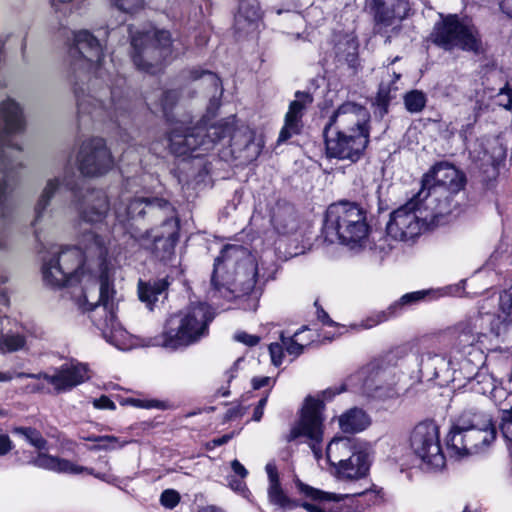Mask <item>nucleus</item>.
Returning a JSON list of instances; mask_svg holds the SVG:
<instances>
[{
  "label": "nucleus",
  "instance_id": "obj_12",
  "mask_svg": "<svg viewBox=\"0 0 512 512\" xmlns=\"http://www.w3.org/2000/svg\"><path fill=\"white\" fill-rule=\"evenodd\" d=\"M423 194L424 191H419L391 213L386 225L388 237L403 242L413 241L424 230L436 225L440 217L446 215L447 209L432 207L422 198Z\"/></svg>",
  "mask_w": 512,
  "mask_h": 512
},
{
  "label": "nucleus",
  "instance_id": "obj_16",
  "mask_svg": "<svg viewBox=\"0 0 512 512\" xmlns=\"http://www.w3.org/2000/svg\"><path fill=\"white\" fill-rule=\"evenodd\" d=\"M431 40L445 50L476 52L481 45L478 31L471 20L457 14H440V20L435 23L431 33Z\"/></svg>",
  "mask_w": 512,
  "mask_h": 512
},
{
  "label": "nucleus",
  "instance_id": "obj_9",
  "mask_svg": "<svg viewBox=\"0 0 512 512\" xmlns=\"http://www.w3.org/2000/svg\"><path fill=\"white\" fill-rule=\"evenodd\" d=\"M214 317L209 304H191L166 320L162 333L154 338L152 345L173 351L194 345L209 334Z\"/></svg>",
  "mask_w": 512,
  "mask_h": 512
},
{
  "label": "nucleus",
  "instance_id": "obj_57",
  "mask_svg": "<svg viewBox=\"0 0 512 512\" xmlns=\"http://www.w3.org/2000/svg\"><path fill=\"white\" fill-rule=\"evenodd\" d=\"M14 448L13 441L7 434H0V457L8 455Z\"/></svg>",
  "mask_w": 512,
  "mask_h": 512
},
{
  "label": "nucleus",
  "instance_id": "obj_14",
  "mask_svg": "<svg viewBox=\"0 0 512 512\" xmlns=\"http://www.w3.org/2000/svg\"><path fill=\"white\" fill-rule=\"evenodd\" d=\"M421 184L422 198L434 208L447 209L446 214H449L450 197L464 188L465 177L453 165L440 162L424 175Z\"/></svg>",
  "mask_w": 512,
  "mask_h": 512
},
{
  "label": "nucleus",
  "instance_id": "obj_52",
  "mask_svg": "<svg viewBox=\"0 0 512 512\" xmlns=\"http://www.w3.org/2000/svg\"><path fill=\"white\" fill-rule=\"evenodd\" d=\"M510 262V256L508 255H503L502 251H500L499 249H497L496 251H494L490 258L488 259L485 267L486 269H495L496 267H498L500 264L502 263H509Z\"/></svg>",
  "mask_w": 512,
  "mask_h": 512
},
{
  "label": "nucleus",
  "instance_id": "obj_45",
  "mask_svg": "<svg viewBox=\"0 0 512 512\" xmlns=\"http://www.w3.org/2000/svg\"><path fill=\"white\" fill-rule=\"evenodd\" d=\"M426 102V95L419 90H412L404 96L405 107L410 113L421 112L424 109Z\"/></svg>",
  "mask_w": 512,
  "mask_h": 512
},
{
  "label": "nucleus",
  "instance_id": "obj_50",
  "mask_svg": "<svg viewBox=\"0 0 512 512\" xmlns=\"http://www.w3.org/2000/svg\"><path fill=\"white\" fill-rule=\"evenodd\" d=\"M284 350H285V347L282 342L281 343L275 342V343H271L269 345V353H270V357H271V362L276 367L280 366L283 363Z\"/></svg>",
  "mask_w": 512,
  "mask_h": 512
},
{
  "label": "nucleus",
  "instance_id": "obj_20",
  "mask_svg": "<svg viewBox=\"0 0 512 512\" xmlns=\"http://www.w3.org/2000/svg\"><path fill=\"white\" fill-rule=\"evenodd\" d=\"M355 380H363L359 390L368 397L384 400L399 394L397 384L400 381V373L395 366L371 363L351 377L347 385L352 386Z\"/></svg>",
  "mask_w": 512,
  "mask_h": 512
},
{
  "label": "nucleus",
  "instance_id": "obj_49",
  "mask_svg": "<svg viewBox=\"0 0 512 512\" xmlns=\"http://www.w3.org/2000/svg\"><path fill=\"white\" fill-rule=\"evenodd\" d=\"M111 3L119 10L125 13H134L141 9L144 5V0H110Z\"/></svg>",
  "mask_w": 512,
  "mask_h": 512
},
{
  "label": "nucleus",
  "instance_id": "obj_28",
  "mask_svg": "<svg viewBox=\"0 0 512 512\" xmlns=\"http://www.w3.org/2000/svg\"><path fill=\"white\" fill-rule=\"evenodd\" d=\"M376 25L380 29L398 30L409 11L407 0H372Z\"/></svg>",
  "mask_w": 512,
  "mask_h": 512
},
{
  "label": "nucleus",
  "instance_id": "obj_19",
  "mask_svg": "<svg viewBox=\"0 0 512 512\" xmlns=\"http://www.w3.org/2000/svg\"><path fill=\"white\" fill-rule=\"evenodd\" d=\"M75 95L80 118L84 115H90L96 120L108 118L121 125L120 117L128 112L129 102L116 88L104 87L95 94L82 96L75 90Z\"/></svg>",
  "mask_w": 512,
  "mask_h": 512
},
{
  "label": "nucleus",
  "instance_id": "obj_22",
  "mask_svg": "<svg viewBox=\"0 0 512 512\" xmlns=\"http://www.w3.org/2000/svg\"><path fill=\"white\" fill-rule=\"evenodd\" d=\"M14 377L43 380L52 385L55 393L57 394L70 391L89 378L86 365L81 363L64 364L61 367L56 368L52 374L48 372H18L15 374L11 372H0V382L11 381Z\"/></svg>",
  "mask_w": 512,
  "mask_h": 512
},
{
  "label": "nucleus",
  "instance_id": "obj_48",
  "mask_svg": "<svg viewBox=\"0 0 512 512\" xmlns=\"http://www.w3.org/2000/svg\"><path fill=\"white\" fill-rule=\"evenodd\" d=\"M487 107L484 99L477 95L476 100L472 103L471 109L473 110V115L469 117L466 128H462L460 131V136L462 138H466V133L469 128H471L477 121L480 113Z\"/></svg>",
  "mask_w": 512,
  "mask_h": 512
},
{
  "label": "nucleus",
  "instance_id": "obj_32",
  "mask_svg": "<svg viewBox=\"0 0 512 512\" xmlns=\"http://www.w3.org/2000/svg\"><path fill=\"white\" fill-rule=\"evenodd\" d=\"M265 470L268 476L267 496L269 503L282 512L296 508L298 506L297 502L292 500L281 486L276 464L268 462Z\"/></svg>",
  "mask_w": 512,
  "mask_h": 512
},
{
  "label": "nucleus",
  "instance_id": "obj_54",
  "mask_svg": "<svg viewBox=\"0 0 512 512\" xmlns=\"http://www.w3.org/2000/svg\"><path fill=\"white\" fill-rule=\"evenodd\" d=\"M499 105L507 110H512V89L505 85L498 93Z\"/></svg>",
  "mask_w": 512,
  "mask_h": 512
},
{
  "label": "nucleus",
  "instance_id": "obj_7",
  "mask_svg": "<svg viewBox=\"0 0 512 512\" xmlns=\"http://www.w3.org/2000/svg\"><path fill=\"white\" fill-rule=\"evenodd\" d=\"M493 303L494 299H486L477 312L456 324L459 348L483 346L492 337H499L512 326V286L499 295L497 314H491L487 310Z\"/></svg>",
  "mask_w": 512,
  "mask_h": 512
},
{
  "label": "nucleus",
  "instance_id": "obj_25",
  "mask_svg": "<svg viewBox=\"0 0 512 512\" xmlns=\"http://www.w3.org/2000/svg\"><path fill=\"white\" fill-rule=\"evenodd\" d=\"M77 164L83 176H99L107 173L113 167L114 161L104 139L91 138L82 143Z\"/></svg>",
  "mask_w": 512,
  "mask_h": 512
},
{
  "label": "nucleus",
  "instance_id": "obj_59",
  "mask_svg": "<svg viewBox=\"0 0 512 512\" xmlns=\"http://www.w3.org/2000/svg\"><path fill=\"white\" fill-rule=\"evenodd\" d=\"M93 406L97 409L115 410L114 402L107 396L103 395L100 398L93 400Z\"/></svg>",
  "mask_w": 512,
  "mask_h": 512
},
{
  "label": "nucleus",
  "instance_id": "obj_21",
  "mask_svg": "<svg viewBox=\"0 0 512 512\" xmlns=\"http://www.w3.org/2000/svg\"><path fill=\"white\" fill-rule=\"evenodd\" d=\"M410 447L427 469L440 470L445 467L446 458L436 422L426 420L418 423L411 431Z\"/></svg>",
  "mask_w": 512,
  "mask_h": 512
},
{
  "label": "nucleus",
  "instance_id": "obj_37",
  "mask_svg": "<svg viewBox=\"0 0 512 512\" xmlns=\"http://www.w3.org/2000/svg\"><path fill=\"white\" fill-rule=\"evenodd\" d=\"M335 57L339 62H345L354 68L357 63L358 42L353 35L346 34L334 46Z\"/></svg>",
  "mask_w": 512,
  "mask_h": 512
},
{
  "label": "nucleus",
  "instance_id": "obj_40",
  "mask_svg": "<svg viewBox=\"0 0 512 512\" xmlns=\"http://www.w3.org/2000/svg\"><path fill=\"white\" fill-rule=\"evenodd\" d=\"M2 324V331L0 334V351L1 353H12L19 350L26 349L25 336L18 331H5L4 322Z\"/></svg>",
  "mask_w": 512,
  "mask_h": 512
},
{
  "label": "nucleus",
  "instance_id": "obj_42",
  "mask_svg": "<svg viewBox=\"0 0 512 512\" xmlns=\"http://www.w3.org/2000/svg\"><path fill=\"white\" fill-rule=\"evenodd\" d=\"M192 80H201L208 88L211 89L212 100L220 98L223 92L220 78L213 72L202 69H193L190 72Z\"/></svg>",
  "mask_w": 512,
  "mask_h": 512
},
{
  "label": "nucleus",
  "instance_id": "obj_43",
  "mask_svg": "<svg viewBox=\"0 0 512 512\" xmlns=\"http://www.w3.org/2000/svg\"><path fill=\"white\" fill-rule=\"evenodd\" d=\"M161 100L154 105L151 97L146 98V104L152 112H156L158 108L169 118L170 111L178 100V92L176 90H167L160 92Z\"/></svg>",
  "mask_w": 512,
  "mask_h": 512
},
{
  "label": "nucleus",
  "instance_id": "obj_33",
  "mask_svg": "<svg viewBox=\"0 0 512 512\" xmlns=\"http://www.w3.org/2000/svg\"><path fill=\"white\" fill-rule=\"evenodd\" d=\"M261 17L257 0H239L238 11L235 14L234 26L238 32L255 30Z\"/></svg>",
  "mask_w": 512,
  "mask_h": 512
},
{
  "label": "nucleus",
  "instance_id": "obj_41",
  "mask_svg": "<svg viewBox=\"0 0 512 512\" xmlns=\"http://www.w3.org/2000/svg\"><path fill=\"white\" fill-rule=\"evenodd\" d=\"M390 77V80L381 81L376 97V103L380 108L381 114L387 113L389 102L393 98L391 93L398 90L396 82L400 79L401 75L396 72H393L392 76Z\"/></svg>",
  "mask_w": 512,
  "mask_h": 512
},
{
  "label": "nucleus",
  "instance_id": "obj_47",
  "mask_svg": "<svg viewBox=\"0 0 512 512\" xmlns=\"http://www.w3.org/2000/svg\"><path fill=\"white\" fill-rule=\"evenodd\" d=\"M119 402L122 406L129 405L141 409H162L164 407L160 401L144 398L126 397L120 398Z\"/></svg>",
  "mask_w": 512,
  "mask_h": 512
},
{
  "label": "nucleus",
  "instance_id": "obj_36",
  "mask_svg": "<svg viewBox=\"0 0 512 512\" xmlns=\"http://www.w3.org/2000/svg\"><path fill=\"white\" fill-rule=\"evenodd\" d=\"M471 389L479 394L488 395L493 400L503 394V389L498 387L497 380L484 370H479L473 377H468Z\"/></svg>",
  "mask_w": 512,
  "mask_h": 512
},
{
  "label": "nucleus",
  "instance_id": "obj_31",
  "mask_svg": "<svg viewBox=\"0 0 512 512\" xmlns=\"http://www.w3.org/2000/svg\"><path fill=\"white\" fill-rule=\"evenodd\" d=\"M109 204L105 193L101 190L89 191L85 196L84 204L80 205V219L88 224H102L107 217Z\"/></svg>",
  "mask_w": 512,
  "mask_h": 512
},
{
  "label": "nucleus",
  "instance_id": "obj_64",
  "mask_svg": "<svg viewBox=\"0 0 512 512\" xmlns=\"http://www.w3.org/2000/svg\"><path fill=\"white\" fill-rule=\"evenodd\" d=\"M318 318L325 325H333L334 324V322L330 319L329 315L324 310L318 311Z\"/></svg>",
  "mask_w": 512,
  "mask_h": 512
},
{
  "label": "nucleus",
  "instance_id": "obj_53",
  "mask_svg": "<svg viewBox=\"0 0 512 512\" xmlns=\"http://www.w3.org/2000/svg\"><path fill=\"white\" fill-rule=\"evenodd\" d=\"M501 432L506 441L512 444V407L502 419Z\"/></svg>",
  "mask_w": 512,
  "mask_h": 512
},
{
  "label": "nucleus",
  "instance_id": "obj_63",
  "mask_svg": "<svg viewBox=\"0 0 512 512\" xmlns=\"http://www.w3.org/2000/svg\"><path fill=\"white\" fill-rule=\"evenodd\" d=\"M343 390H344V387H341V389H327V390H325L323 392L324 400L332 399L336 394H339Z\"/></svg>",
  "mask_w": 512,
  "mask_h": 512
},
{
  "label": "nucleus",
  "instance_id": "obj_4",
  "mask_svg": "<svg viewBox=\"0 0 512 512\" xmlns=\"http://www.w3.org/2000/svg\"><path fill=\"white\" fill-rule=\"evenodd\" d=\"M326 155L357 162L370 141V113L362 105L345 102L331 115L324 128Z\"/></svg>",
  "mask_w": 512,
  "mask_h": 512
},
{
  "label": "nucleus",
  "instance_id": "obj_55",
  "mask_svg": "<svg viewBox=\"0 0 512 512\" xmlns=\"http://www.w3.org/2000/svg\"><path fill=\"white\" fill-rule=\"evenodd\" d=\"M234 340L243 343L246 346L253 347L259 343L260 338L256 335H251L244 331H239L234 334Z\"/></svg>",
  "mask_w": 512,
  "mask_h": 512
},
{
  "label": "nucleus",
  "instance_id": "obj_10",
  "mask_svg": "<svg viewBox=\"0 0 512 512\" xmlns=\"http://www.w3.org/2000/svg\"><path fill=\"white\" fill-rule=\"evenodd\" d=\"M496 438L490 414L476 408L464 410L454 421L447 436L450 457L462 459L483 452Z\"/></svg>",
  "mask_w": 512,
  "mask_h": 512
},
{
  "label": "nucleus",
  "instance_id": "obj_17",
  "mask_svg": "<svg viewBox=\"0 0 512 512\" xmlns=\"http://www.w3.org/2000/svg\"><path fill=\"white\" fill-rule=\"evenodd\" d=\"M68 62L74 73L93 74L96 79H103L106 70L103 68L104 50L97 36L88 30L72 33L68 44Z\"/></svg>",
  "mask_w": 512,
  "mask_h": 512
},
{
  "label": "nucleus",
  "instance_id": "obj_1",
  "mask_svg": "<svg viewBox=\"0 0 512 512\" xmlns=\"http://www.w3.org/2000/svg\"><path fill=\"white\" fill-rule=\"evenodd\" d=\"M110 240L96 231L84 232L82 247L52 248L51 257L43 259L44 281L55 287L85 283L84 310L91 311V321L103 338L120 350L128 348V332L118 323L115 315L113 270L108 261Z\"/></svg>",
  "mask_w": 512,
  "mask_h": 512
},
{
  "label": "nucleus",
  "instance_id": "obj_34",
  "mask_svg": "<svg viewBox=\"0 0 512 512\" xmlns=\"http://www.w3.org/2000/svg\"><path fill=\"white\" fill-rule=\"evenodd\" d=\"M339 428L344 433H359L371 424L370 416L361 408H351L338 418Z\"/></svg>",
  "mask_w": 512,
  "mask_h": 512
},
{
  "label": "nucleus",
  "instance_id": "obj_23",
  "mask_svg": "<svg viewBox=\"0 0 512 512\" xmlns=\"http://www.w3.org/2000/svg\"><path fill=\"white\" fill-rule=\"evenodd\" d=\"M463 284L464 281H461V283L458 284L457 286H448L444 288H430L406 293L403 296H401V298L398 301L392 303L387 310L377 312L372 316L368 317L365 321L361 323V327L364 329L373 328L376 325L383 323L394 316H397L404 309L414 306L423 301L437 300L447 295H458L460 285Z\"/></svg>",
  "mask_w": 512,
  "mask_h": 512
},
{
  "label": "nucleus",
  "instance_id": "obj_62",
  "mask_svg": "<svg viewBox=\"0 0 512 512\" xmlns=\"http://www.w3.org/2000/svg\"><path fill=\"white\" fill-rule=\"evenodd\" d=\"M88 441L92 442H118V438L112 435H103V436H90L87 438Z\"/></svg>",
  "mask_w": 512,
  "mask_h": 512
},
{
  "label": "nucleus",
  "instance_id": "obj_35",
  "mask_svg": "<svg viewBox=\"0 0 512 512\" xmlns=\"http://www.w3.org/2000/svg\"><path fill=\"white\" fill-rule=\"evenodd\" d=\"M168 285L169 283L166 279H158L153 281L139 280V300L143 302L147 308L152 310L153 305L160 299V297H165Z\"/></svg>",
  "mask_w": 512,
  "mask_h": 512
},
{
  "label": "nucleus",
  "instance_id": "obj_39",
  "mask_svg": "<svg viewBox=\"0 0 512 512\" xmlns=\"http://www.w3.org/2000/svg\"><path fill=\"white\" fill-rule=\"evenodd\" d=\"M232 474L227 476L228 486L244 498H249L250 491L245 483L248 476L247 469L237 460L231 462Z\"/></svg>",
  "mask_w": 512,
  "mask_h": 512
},
{
  "label": "nucleus",
  "instance_id": "obj_58",
  "mask_svg": "<svg viewBox=\"0 0 512 512\" xmlns=\"http://www.w3.org/2000/svg\"><path fill=\"white\" fill-rule=\"evenodd\" d=\"M128 442L122 441L118 438V442H99L98 444L91 447L92 450H114L117 448H122Z\"/></svg>",
  "mask_w": 512,
  "mask_h": 512
},
{
  "label": "nucleus",
  "instance_id": "obj_18",
  "mask_svg": "<svg viewBox=\"0 0 512 512\" xmlns=\"http://www.w3.org/2000/svg\"><path fill=\"white\" fill-rule=\"evenodd\" d=\"M323 401L308 396L301 409L299 419L291 426L285 435L286 442L303 440L311 448L314 457L319 460L322 457L323 441Z\"/></svg>",
  "mask_w": 512,
  "mask_h": 512
},
{
  "label": "nucleus",
  "instance_id": "obj_6",
  "mask_svg": "<svg viewBox=\"0 0 512 512\" xmlns=\"http://www.w3.org/2000/svg\"><path fill=\"white\" fill-rule=\"evenodd\" d=\"M25 128V119L20 105L13 99H6L0 104V223L9 212L8 190L16 182L17 169L22 166L16 154L21 147L13 136ZM5 245L0 234V249Z\"/></svg>",
  "mask_w": 512,
  "mask_h": 512
},
{
  "label": "nucleus",
  "instance_id": "obj_60",
  "mask_svg": "<svg viewBox=\"0 0 512 512\" xmlns=\"http://www.w3.org/2000/svg\"><path fill=\"white\" fill-rule=\"evenodd\" d=\"M25 332L30 337L36 338V339H43L45 337V331L43 328L38 326H32V327H25Z\"/></svg>",
  "mask_w": 512,
  "mask_h": 512
},
{
  "label": "nucleus",
  "instance_id": "obj_3",
  "mask_svg": "<svg viewBox=\"0 0 512 512\" xmlns=\"http://www.w3.org/2000/svg\"><path fill=\"white\" fill-rule=\"evenodd\" d=\"M323 233L327 241H338L355 254L370 252L383 258L393 249L387 237L372 233L366 209L356 202L339 201L329 205Z\"/></svg>",
  "mask_w": 512,
  "mask_h": 512
},
{
  "label": "nucleus",
  "instance_id": "obj_15",
  "mask_svg": "<svg viewBox=\"0 0 512 512\" xmlns=\"http://www.w3.org/2000/svg\"><path fill=\"white\" fill-rule=\"evenodd\" d=\"M456 325L451 328V333L455 336V342L451 348L450 357L447 359L443 354L433 351H427L420 356L419 372L422 378L433 380L441 373L449 369H467L470 365L478 369L483 362V351L480 345H474L471 349L458 347V333L455 330Z\"/></svg>",
  "mask_w": 512,
  "mask_h": 512
},
{
  "label": "nucleus",
  "instance_id": "obj_46",
  "mask_svg": "<svg viewBox=\"0 0 512 512\" xmlns=\"http://www.w3.org/2000/svg\"><path fill=\"white\" fill-rule=\"evenodd\" d=\"M288 217L282 219V216L279 213H274L271 218V222L279 234H287L295 229V219L291 214V209H287Z\"/></svg>",
  "mask_w": 512,
  "mask_h": 512
},
{
  "label": "nucleus",
  "instance_id": "obj_26",
  "mask_svg": "<svg viewBox=\"0 0 512 512\" xmlns=\"http://www.w3.org/2000/svg\"><path fill=\"white\" fill-rule=\"evenodd\" d=\"M30 463L37 468L49 470L56 473L81 474L86 472L109 484H115L116 481L118 480L116 476L109 472H95V470L92 468L80 466L67 459L53 456L44 452H39L37 456L30 461Z\"/></svg>",
  "mask_w": 512,
  "mask_h": 512
},
{
  "label": "nucleus",
  "instance_id": "obj_51",
  "mask_svg": "<svg viewBox=\"0 0 512 512\" xmlns=\"http://www.w3.org/2000/svg\"><path fill=\"white\" fill-rule=\"evenodd\" d=\"M180 501L179 494L175 490H165L160 497L161 504L169 509L174 508Z\"/></svg>",
  "mask_w": 512,
  "mask_h": 512
},
{
  "label": "nucleus",
  "instance_id": "obj_8",
  "mask_svg": "<svg viewBox=\"0 0 512 512\" xmlns=\"http://www.w3.org/2000/svg\"><path fill=\"white\" fill-rule=\"evenodd\" d=\"M235 137V116L206 127L197 124L187 126L176 122L172 127L168 142L170 151L178 157L199 158L214 149L217 143L230 144Z\"/></svg>",
  "mask_w": 512,
  "mask_h": 512
},
{
  "label": "nucleus",
  "instance_id": "obj_44",
  "mask_svg": "<svg viewBox=\"0 0 512 512\" xmlns=\"http://www.w3.org/2000/svg\"><path fill=\"white\" fill-rule=\"evenodd\" d=\"M14 435L22 437L33 447L43 450L46 449L47 441L42 434L35 428L32 427H14L12 429Z\"/></svg>",
  "mask_w": 512,
  "mask_h": 512
},
{
  "label": "nucleus",
  "instance_id": "obj_56",
  "mask_svg": "<svg viewBox=\"0 0 512 512\" xmlns=\"http://www.w3.org/2000/svg\"><path fill=\"white\" fill-rule=\"evenodd\" d=\"M276 382V379L268 376H257L253 377L251 384L253 389L259 390L264 387L272 388Z\"/></svg>",
  "mask_w": 512,
  "mask_h": 512
},
{
  "label": "nucleus",
  "instance_id": "obj_38",
  "mask_svg": "<svg viewBox=\"0 0 512 512\" xmlns=\"http://www.w3.org/2000/svg\"><path fill=\"white\" fill-rule=\"evenodd\" d=\"M306 332H310V330L307 327H303L301 330L295 332L291 337H286L283 333L280 335V340L285 347V351L294 358L301 355L304 347L313 341L312 335L307 337L305 336Z\"/></svg>",
  "mask_w": 512,
  "mask_h": 512
},
{
  "label": "nucleus",
  "instance_id": "obj_2",
  "mask_svg": "<svg viewBox=\"0 0 512 512\" xmlns=\"http://www.w3.org/2000/svg\"><path fill=\"white\" fill-rule=\"evenodd\" d=\"M263 262L248 248L238 244H227L215 259L211 277V300L222 297L227 300L248 296L245 310L255 311L258 307L260 292L256 289L257 277Z\"/></svg>",
  "mask_w": 512,
  "mask_h": 512
},
{
  "label": "nucleus",
  "instance_id": "obj_29",
  "mask_svg": "<svg viewBox=\"0 0 512 512\" xmlns=\"http://www.w3.org/2000/svg\"><path fill=\"white\" fill-rule=\"evenodd\" d=\"M312 97L305 92H296L295 100H293L285 115L284 125L280 130L277 140L278 144L286 142L294 135H298L302 129V117L307 106L312 103Z\"/></svg>",
  "mask_w": 512,
  "mask_h": 512
},
{
  "label": "nucleus",
  "instance_id": "obj_11",
  "mask_svg": "<svg viewBox=\"0 0 512 512\" xmlns=\"http://www.w3.org/2000/svg\"><path fill=\"white\" fill-rule=\"evenodd\" d=\"M330 473L339 481L355 482L367 477L372 464L369 445L355 437H334L326 447Z\"/></svg>",
  "mask_w": 512,
  "mask_h": 512
},
{
  "label": "nucleus",
  "instance_id": "obj_61",
  "mask_svg": "<svg viewBox=\"0 0 512 512\" xmlns=\"http://www.w3.org/2000/svg\"><path fill=\"white\" fill-rule=\"evenodd\" d=\"M499 7L502 13L512 19V0H499Z\"/></svg>",
  "mask_w": 512,
  "mask_h": 512
},
{
  "label": "nucleus",
  "instance_id": "obj_30",
  "mask_svg": "<svg viewBox=\"0 0 512 512\" xmlns=\"http://www.w3.org/2000/svg\"><path fill=\"white\" fill-rule=\"evenodd\" d=\"M78 187H79V177L76 176V173L73 171L72 168H66L65 170V176L62 181L59 179H52L49 180L46 187L44 188V191L42 195L40 196L36 207H35V220L33 222V226H36V224L40 221L42 218L43 212L47 208V206L50 203L51 198L57 193L60 192L62 189L69 190L74 198L78 197Z\"/></svg>",
  "mask_w": 512,
  "mask_h": 512
},
{
  "label": "nucleus",
  "instance_id": "obj_13",
  "mask_svg": "<svg viewBox=\"0 0 512 512\" xmlns=\"http://www.w3.org/2000/svg\"><path fill=\"white\" fill-rule=\"evenodd\" d=\"M296 487L310 499L301 504L307 512H365L379 499V495L369 489L353 494H337L313 488L300 481L296 482Z\"/></svg>",
  "mask_w": 512,
  "mask_h": 512
},
{
  "label": "nucleus",
  "instance_id": "obj_5",
  "mask_svg": "<svg viewBox=\"0 0 512 512\" xmlns=\"http://www.w3.org/2000/svg\"><path fill=\"white\" fill-rule=\"evenodd\" d=\"M125 33L130 38L133 64L142 72L156 74L161 71L168 59L181 53L178 43L172 39L168 30L158 29L151 24L137 29L133 26L120 25L104 32L110 41Z\"/></svg>",
  "mask_w": 512,
  "mask_h": 512
},
{
  "label": "nucleus",
  "instance_id": "obj_27",
  "mask_svg": "<svg viewBox=\"0 0 512 512\" xmlns=\"http://www.w3.org/2000/svg\"><path fill=\"white\" fill-rule=\"evenodd\" d=\"M146 208L149 210L159 209L166 214L173 213V206L165 199L162 198H146L135 197L130 199L129 196L123 194L120 203L115 207V216L120 223L142 216Z\"/></svg>",
  "mask_w": 512,
  "mask_h": 512
},
{
  "label": "nucleus",
  "instance_id": "obj_24",
  "mask_svg": "<svg viewBox=\"0 0 512 512\" xmlns=\"http://www.w3.org/2000/svg\"><path fill=\"white\" fill-rule=\"evenodd\" d=\"M167 215L169 216L159 228L134 236L142 247L151 250L157 258L165 262L174 254L179 234V221L174 212Z\"/></svg>",
  "mask_w": 512,
  "mask_h": 512
}]
</instances>
